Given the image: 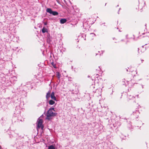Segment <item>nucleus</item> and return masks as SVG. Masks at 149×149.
Segmentation results:
<instances>
[{"label": "nucleus", "mask_w": 149, "mask_h": 149, "mask_svg": "<svg viewBox=\"0 0 149 149\" xmlns=\"http://www.w3.org/2000/svg\"><path fill=\"white\" fill-rule=\"evenodd\" d=\"M54 111L55 110L54 108H50L47 113V117H49L56 116V113L54 112Z\"/></svg>", "instance_id": "nucleus-1"}, {"label": "nucleus", "mask_w": 149, "mask_h": 149, "mask_svg": "<svg viewBox=\"0 0 149 149\" xmlns=\"http://www.w3.org/2000/svg\"><path fill=\"white\" fill-rule=\"evenodd\" d=\"M42 120L39 118L37 121V127L38 128H41L43 130L44 127L42 125Z\"/></svg>", "instance_id": "nucleus-2"}, {"label": "nucleus", "mask_w": 149, "mask_h": 149, "mask_svg": "<svg viewBox=\"0 0 149 149\" xmlns=\"http://www.w3.org/2000/svg\"><path fill=\"white\" fill-rule=\"evenodd\" d=\"M46 11L47 12L49 13L50 14H52L54 15H57L58 14V12L56 11H52L51 9L50 8H47L46 10Z\"/></svg>", "instance_id": "nucleus-3"}, {"label": "nucleus", "mask_w": 149, "mask_h": 149, "mask_svg": "<svg viewBox=\"0 0 149 149\" xmlns=\"http://www.w3.org/2000/svg\"><path fill=\"white\" fill-rule=\"evenodd\" d=\"M51 95L50 96H51V98L53 100H55V101L56 100V98L55 96L54 93V92H52L51 93V95Z\"/></svg>", "instance_id": "nucleus-4"}, {"label": "nucleus", "mask_w": 149, "mask_h": 149, "mask_svg": "<svg viewBox=\"0 0 149 149\" xmlns=\"http://www.w3.org/2000/svg\"><path fill=\"white\" fill-rule=\"evenodd\" d=\"M50 95V92L49 91L47 93L46 95V97L47 99H49V98L51 96Z\"/></svg>", "instance_id": "nucleus-5"}, {"label": "nucleus", "mask_w": 149, "mask_h": 149, "mask_svg": "<svg viewBox=\"0 0 149 149\" xmlns=\"http://www.w3.org/2000/svg\"><path fill=\"white\" fill-rule=\"evenodd\" d=\"M67 21V20L65 19H61L60 20V23L61 24H64Z\"/></svg>", "instance_id": "nucleus-6"}, {"label": "nucleus", "mask_w": 149, "mask_h": 149, "mask_svg": "<svg viewBox=\"0 0 149 149\" xmlns=\"http://www.w3.org/2000/svg\"><path fill=\"white\" fill-rule=\"evenodd\" d=\"M42 32L43 33H45L47 32V29L45 27H43L42 30Z\"/></svg>", "instance_id": "nucleus-7"}, {"label": "nucleus", "mask_w": 149, "mask_h": 149, "mask_svg": "<svg viewBox=\"0 0 149 149\" xmlns=\"http://www.w3.org/2000/svg\"><path fill=\"white\" fill-rule=\"evenodd\" d=\"M49 103L50 105H52L54 104L55 102L53 100H51L49 101Z\"/></svg>", "instance_id": "nucleus-8"}, {"label": "nucleus", "mask_w": 149, "mask_h": 149, "mask_svg": "<svg viewBox=\"0 0 149 149\" xmlns=\"http://www.w3.org/2000/svg\"><path fill=\"white\" fill-rule=\"evenodd\" d=\"M48 149H55V148L54 146L51 145L48 146Z\"/></svg>", "instance_id": "nucleus-9"}, {"label": "nucleus", "mask_w": 149, "mask_h": 149, "mask_svg": "<svg viewBox=\"0 0 149 149\" xmlns=\"http://www.w3.org/2000/svg\"><path fill=\"white\" fill-rule=\"evenodd\" d=\"M60 75H60V74L58 72L57 74H56V76H57V77L58 79L60 78Z\"/></svg>", "instance_id": "nucleus-10"}, {"label": "nucleus", "mask_w": 149, "mask_h": 149, "mask_svg": "<svg viewBox=\"0 0 149 149\" xmlns=\"http://www.w3.org/2000/svg\"><path fill=\"white\" fill-rule=\"evenodd\" d=\"M52 65H53V66H54V68H56V67H55V65H54V63L52 62Z\"/></svg>", "instance_id": "nucleus-11"}, {"label": "nucleus", "mask_w": 149, "mask_h": 149, "mask_svg": "<svg viewBox=\"0 0 149 149\" xmlns=\"http://www.w3.org/2000/svg\"><path fill=\"white\" fill-rule=\"evenodd\" d=\"M44 24H45V25H46V24H47V23H44Z\"/></svg>", "instance_id": "nucleus-12"}, {"label": "nucleus", "mask_w": 149, "mask_h": 149, "mask_svg": "<svg viewBox=\"0 0 149 149\" xmlns=\"http://www.w3.org/2000/svg\"><path fill=\"white\" fill-rule=\"evenodd\" d=\"M46 119H48V118H46Z\"/></svg>", "instance_id": "nucleus-13"}]
</instances>
